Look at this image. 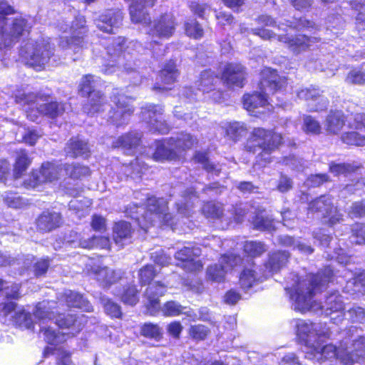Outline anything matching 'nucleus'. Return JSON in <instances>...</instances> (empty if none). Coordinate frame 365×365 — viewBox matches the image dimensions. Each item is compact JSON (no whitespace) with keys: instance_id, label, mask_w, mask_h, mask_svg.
<instances>
[{"instance_id":"f257e3e1","label":"nucleus","mask_w":365,"mask_h":365,"mask_svg":"<svg viewBox=\"0 0 365 365\" xmlns=\"http://www.w3.org/2000/svg\"><path fill=\"white\" fill-rule=\"evenodd\" d=\"M174 17L170 14H165L155 21L153 26L150 29L148 34L152 36V41L148 47L144 48L137 41H128L124 37L118 36L106 48L108 56L107 63L103 66L101 71L106 75L117 73V75L127 78L133 85L140 84L145 78V74L150 73L148 63L141 56L150 51L155 58L163 56L165 48L154 40L168 38L175 30Z\"/></svg>"},{"instance_id":"f03ea898","label":"nucleus","mask_w":365,"mask_h":365,"mask_svg":"<svg viewBox=\"0 0 365 365\" xmlns=\"http://www.w3.org/2000/svg\"><path fill=\"white\" fill-rule=\"evenodd\" d=\"M292 323L297 337L310 350L307 357L317 360L337 357L344 365H365V336L354 335V332L357 331L355 326L339 334L345 337L339 338L340 344L336 349L331 344H324L331 335L326 323H313L300 319H294Z\"/></svg>"},{"instance_id":"7ed1b4c3","label":"nucleus","mask_w":365,"mask_h":365,"mask_svg":"<svg viewBox=\"0 0 365 365\" xmlns=\"http://www.w3.org/2000/svg\"><path fill=\"white\" fill-rule=\"evenodd\" d=\"M48 303L42 302L36 307L34 316L39 320L40 332L48 344H58L66 341L70 336H74L84 327L85 316L73 314H59L49 311Z\"/></svg>"},{"instance_id":"20e7f679","label":"nucleus","mask_w":365,"mask_h":365,"mask_svg":"<svg viewBox=\"0 0 365 365\" xmlns=\"http://www.w3.org/2000/svg\"><path fill=\"white\" fill-rule=\"evenodd\" d=\"M294 283L287 286L285 289L289 295L295 311L304 313L309 310H316L313 297L322 290L327 284L333 282L334 273L330 266L317 274H309L303 279L297 274H292Z\"/></svg>"},{"instance_id":"39448f33","label":"nucleus","mask_w":365,"mask_h":365,"mask_svg":"<svg viewBox=\"0 0 365 365\" xmlns=\"http://www.w3.org/2000/svg\"><path fill=\"white\" fill-rule=\"evenodd\" d=\"M14 13L12 6L4 0H0V66L10 48L29 34L33 24L34 21L30 17H8Z\"/></svg>"},{"instance_id":"423d86ee","label":"nucleus","mask_w":365,"mask_h":365,"mask_svg":"<svg viewBox=\"0 0 365 365\" xmlns=\"http://www.w3.org/2000/svg\"><path fill=\"white\" fill-rule=\"evenodd\" d=\"M50 100L51 95L41 91L34 93L18 90L15 93L16 103L22 107L27 118L33 122H38L41 115L55 119L64 113L63 103Z\"/></svg>"},{"instance_id":"0eeeda50","label":"nucleus","mask_w":365,"mask_h":365,"mask_svg":"<svg viewBox=\"0 0 365 365\" xmlns=\"http://www.w3.org/2000/svg\"><path fill=\"white\" fill-rule=\"evenodd\" d=\"M145 200V205H133L137 209L135 212L132 211V207L130 211L127 210L128 213L131 214V218L135 220L143 230H146L148 228L147 224L154 225L157 222L170 226L173 230L176 229L172 215L168 212V202L165 198L146 196Z\"/></svg>"},{"instance_id":"6e6552de","label":"nucleus","mask_w":365,"mask_h":365,"mask_svg":"<svg viewBox=\"0 0 365 365\" xmlns=\"http://www.w3.org/2000/svg\"><path fill=\"white\" fill-rule=\"evenodd\" d=\"M259 82L260 92L245 94L243 96L244 108L253 115L264 112L269 106L267 95L279 91L285 84V80L277 74L274 69L265 68L261 72Z\"/></svg>"},{"instance_id":"1a4fd4ad","label":"nucleus","mask_w":365,"mask_h":365,"mask_svg":"<svg viewBox=\"0 0 365 365\" xmlns=\"http://www.w3.org/2000/svg\"><path fill=\"white\" fill-rule=\"evenodd\" d=\"M19 54L26 65L37 71L43 69L48 63L51 66L58 63L50 38L42 36L36 39L31 38L23 41Z\"/></svg>"},{"instance_id":"9d476101","label":"nucleus","mask_w":365,"mask_h":365,"mask_svg":"<svg viewBox=\"0 0 365 365\" xmlns=\"http://www.w3.org/2000/svg\"><path fill=\"white\" fill-rule=\"evenodd\" d=\"M58 29L62 33L70 34L69 36L60 37L59 46L63 49H71L74 53H78L87 48L89 44L88 29L83 16L77 15L74 19L63 20L58 23Z\"/></svg>"},{"instance_id":"9b49d317","label":"nucleus","mask_w":365,"mask_h":365,"mask_svg":"<svg viewBox=\"0 0 365 365\" xmlns=\"http://www.w3.org/2000/svg\"><path fill=\"white\" fill-rule=\"evenodd\" d=\"M289 257V252L278 251L269 255V259L264 265V269H259L255 264H252L250 268L245 267L240 277L241 287L246 292L248 291L256 282L262 281L278 272L285 265Z\"/></svg>"},{"instance_id":"f8f14e48","label":"nucleus","mask_w":365,"mask_h":365,"mask_svg":"<svg viewBox=\"0 0 365 365\" xmlns=\"http://www.w3.org/2000/svg\"><path fill=\"white\" fill-rule=\"evenodd\" d=\"M111 101L115 107L110 106L105 101L100 106V111L95 113L107 122L120 128L128 123L129 119L134 110L130 105V99L128 96L120 94L118 88H115L112 93Z\"/></svg>"},{"instance_id":"ddd939ff","label":"nucleus","mask_w":365,"mask_h":365,"mask_svg":"<svg viewBox=\"0 0 365 365\" xmlns=\"http://www.w3.org/2000/svg\"><path fill=\"white\" fill-rule=\"evenodd\" d=\"M195 143L197 139L187 133H179L176 137L156 140L153 158L155 161L175 160L181 153L191 149Z\"/></svg>"},{"instance_id":"4468645a","label":"nucleus","mask_w":365,"mask_h":365,"mask_svg":"<svg viewBox=\"0 0 365 365\" xmlns=\"http://www.w3.org/2000/svg\"><path fill=\"white\" fill-rule=\"evenodd\" d=\"M220 82V77L214 71L210 69L205 70L201 72L200 78L197 82V89L195 91L192 87H183L179 93L180 100L185 103H192L200 100L204 94L212 93L210 98L218 102L222 98V93L216 91L215 87Z\"/></svg>"},{"instance_id":"2eb2a0df","label":"nucleus","mask_w":365,"mask_h":365,"mask_svg":"<svg viewBox=\"0 0 365 365\" xmlns=\"http://www.w3.org/2000/svg\"><path fill=\"white\" fill-rule=\"evenodd\" d=\"M158 269L152 264H147L139 270V280L142 285L148 284L145 297L147 299V309L151 315L155 314L159 309V298L165 294L167 287L160 282L150 283L151 280L159 273Z\"/></svg>"},{"instance_id":"dca6fc26","label":"nucleus","mask_w":365,"mask_h":365,"mask_svg":"<svg viewBox=\"0 0 365 365\" xmlns=\"http://www.w3.org/2000/svg\"><path fill=\"white\" fill-rule=\"evenodd\" d=\"M282 140V136L279 133L257 128H255L252 132V138L249 142L252 145H248V147L253 146L255 148L254 153L260 150L261 152L259 153L258 158L265 163H269L271 162L269 157L271 153L279 146Z\"/></svg>"},{"instance_id":"f3484780","label":"nucleus","mask_w":365,"mask_h":365,"mask_svg":"<svg viewBox=\"0 0 365 365\" xmlns=\"http://www.w3.org/2000/svg\"><path fill=\"white\" fill-rule=\"evenodd\" d=\"M250 31L257 36H259L263 39L272 40L277 38V40L280 42H283L287 44L289 49L295 55H298L303 51L308 49L312 43L318 42L321 40L320 37L312 36L309 37L306 35H295L290 36L279 35L276 36L272 31L266 29H251Z\"/></svg>"},{"instance_id":"a211bd4d","label":"nucleus","mask_w":365,"mask_h":365,"mask_svg":"<svg viewBox=\"0 0 365 365\" xmlns=\"http://www.w3.org/2000/svg\"><path fill=\"white\" fill-rule=\"evenodd\" d=\"M101 86L99 77L88 74L82 77L79 84V93L83 96L89 97V103L84 107V111L90 115H94L100 111V106L106 101L105 97L98 91Z\"/></svg>"},{"instance_id":"6ab92c4d","label":"nucleus","mask_w":365,"mask_h":365,"mask_svg":"<svg viewBox=\"0 0 365 365\" xmlns=\"http://www.w3.org/2000/svg\"><path fill=\"white\" fill-rule=\"evenodd\" d=\"M309 211L318 213L322 216L323 222L332 227L343 220L341 215L334 207L333 200L329 195H322L311 201Z\"/></svg>"},{"instance_id":"aec40b11","label":"nucleus","mask_w":365,"mask_h":365,"mask_svg":"<svg viewBox=\"0 0 365 365\" xmlns=\"http://www.w3.org/2000/svg\"><path fill=\"white\" fill-rule=\"evenodd\" d=\"M62 170L61 164L53 162H45L39 170H34L24 180V185L27 189H35L46 182H53L58 180Z\"/></svg>"},{"instance_id":"412c9836","label":"nucleus","mask_w":365,"mask_h":365,"mask_svg":"<svg viewBox=\"0 0 365 365\" xmlns=\"http://www.w3.org/2000/svg\"><path fill=\"white\" fill-rule=\"evenodd\" d=\"M164 109L162 106L146 104L141 108V118L153 133L167 134L170 127L164 120Z\"/></svg>"},{"instance_id":"4be33fe9","label":"nucleus","mask_w":365,"mask_h":365,"mask_svg":"<svg viewBox=\"0 0 365 365\" xmlns=\"http://www.w3.org/2000/svg\"><path fill=\"white\" fill-rule=\"evenodd\" d=\"M202 209L207 218L218 221V226L222 230L227 229L230 225L232 218L237 223L242 222L245 215V210L241 208L236 209L234 215L232 214V216L225 215L222 206L214 202L204 204Z\"/></svg>"},{"instance_id":"5701e85b","label":"nucleus","mask_w":365,"mask_h":365,"mask_svg":"<svg viewBox=\"0 0 365 365\" xmlns=\"http://www.w3.org/2000/svg\"><path fill=\"white\" fill-rule=\"evenodd\" d=\"M319 309L322 314L329 317L330 320L334 324H338L344 319L343 297L337 291L327 296L324 303L320 304Z\"/></svg>"},{"instance_id":"b1692460","label":"nucleus","mask_w":365,"mask_h":365,"mask_svg":"<svg viewBox=\"0 0 365 365\" xmlns=\"http://www.w3.org/2000/svg\"><path fill=\"white\" fill-rule=\"evenodd\" d=\"M201 255L200 247L192 242L186 245L175 252V259L182 262V267L187 272H197L202 269V264L197 258Z\"/></svg>"},{"instance_id":"393cba45","label":"nucleus","mask_w":365,"mask_h":365,"mask_svg":"<svg viewBox=\"0 0 365 365\" xmlns=\"http://www.w3.org/2000/svg\"><path fill=\"white\" fill-rule=\"evenodd\" d=\"M240 262L241 258L239 256L232 254L223 255L218 264L208 267L207 277L212 282H221L224 280L226 273Z\"/></svg>"},{"instance_id":"a878e982","label":"nucleus","mask_w":365,"mask_h":365,"mask_svg":"<svg viewBox=\"0 0 365 365\" xmlns=\"http://www.w3.org/2000/svg\"><path fill=\"white\" fill-rule=\"evenodd\" d=\"M319 87L310 86L299 90L297 97L307 102L308 110L311 112H318L325 110L329 104L328 99L322 96Z\"/></svg>"},{"instance_id":"bb28decb","label":"nucleus","mask_w":365,"mask_h":365,"mask_svg":"<svg viewBox=\"0 0 365 365\" xmlns=\"http://www.w3.org/2000/svg\"><path fill=\"white\" fill-rule=\"evenodd\" d=\"M17 304L14 302L4 303L1 309L0 314L6 317H9L12 323L16 326L26 329H34V322L29 312H26L23 308L18 309Z\"/></svg>"},{"instance_id":"cd10ccee","label":"nucleus","mask_w":365,"mask_h":365,"mask_svg":"<svg viewBox=\"0 0 365 365\" xmlns=\"http://www.w3.org/2000/svg\"><path fill=\"white\" fill-rule=\"evenodd\" d=\"M130 2L129 7L130 15L132 22L148 26L151 23L150 18L146 11L147 8L154 6L157 0H124Z\"/></svg>"},{"instance_id":"c85d7f7f","label":"nucleus","mask_w":365,"mask_h":365,"mask_svg":"<svg viewBox=\"0 0 365 365\" xmlns=\"http://www.w3.org/2000/svg\"><path fill=\"white\" fill-rule=\"evenodd\" d=\"M123 13L118 9H110L99 15L94 19L95 24L102 31L113 33L115 29H118L122 24Z\"/></svg>"},{"instance_id":"c756f323","label":"nucleus","mask_w":365,"mask_h":365,"mask_svg":"<svg viewBox=\"0 0 365 365\" xmlns=\"http://www.w3.org/2000/svg\"><path fill=\"white\" fill-rule=\"evenodd\" d=\"M179 71L176 68L175 62L170 60L160 71L158 78V81L154 84L153 89L160 92L170 89L169 86L177 81Z\"/></svg>"},{"instance_id":"7c9ffc66","label":"nucleus","mask_w":365,"mask_h":365,"mask_svg":"<svg viewBox=\"0 0 365 365\" xmlns=\"http://www.w3.org/2000/svg\"><path fill=\"white\" fill-rule=\"evenodd\" d=\"M141 137L140 133L131 131L113 139L111 146L122 150L126 155H134L140 145Z\"/></svg>"},{"instance_id":"2f4dec72","label":"nucleus","mask_w":365,"mask_h":365,"mask_svg":"<svg viewBox=\"0 0 365 365\" xmlns=\"http://www.w3.org/2000/svg\"><path fill=\"white\" fill-rule=\"evenodd\" d=\"M88 271L90 274L104 287L115 283L118 279H121L122 277L120 270H112L107 267H101L99 264L91 266Z\"/></svg>"},{"instance_id":"473e14b6","label":"nucleus","mask_w":365,"mask_h":365,"mask_svg":"<svg viewBox=\"0 0 365 365\" xmlns=\"http://www.w3.org/2000/svg\"><path fill=\"white\" fill-rule=\"evenodd\" d=\"M220 78L228 86H235L242 88L245 79V67L240 63H227Z\"/></svg>"},{"instance_id":"72a5a7b5","label":"nucleus","mask_w":365,"mask_h":365,"mask_svg":"<svg viewBox=\"0 0 365 365\" xmlns=\"http://www.w3.org/2000/svg\"><path fill=\"white\" fill-rule=\"evenodd\" d=\"M62 224V217L59 212L53 210L43 211L36 219V226L42 232H49Z\"/></svg>"},{"instance_id":"f704fd0d","label":"nucleus","mask_w":365,"mask_h":365,"mask_svg":"<svg viewBox=\"0 0 365 365\" xmlns=\"http://www.w3.org/2000/svg\"><path fill=\"white\" fill-rule=\"evenodd\" d=\"M132 228L130 224L125 221H120L113 227V240L117 245L123 247L130 242Z\"/></svg>"},{"instance_id":"c9c22d12","label":"nucleus","mask_w":365,"mask_h":365,"mask_svg":"<svg viewBox=\"0 0 365 365\" xmlns=\"http://www.w3.org/2000/svg\"><path fill=\"white\" fill-rule=\"evenodd\" d=\"M65 152L68 156L72 158L83 157L86 158L89 155L90 150L86 141L78 138H72L67 143Z\"/></svg>"},{"instance_id":"e433bc0d","label":"nucleus","mask_w":365,"mask_h":365,"mask_svg":"<svg viewBox=\"0 0 365 365\" xmlns=\"http://www.w3.org/2000/svg\"><path fill=\"white\" fill-rule=\"evenodd\" d=\"M344 27V21L339 14L329 16L327 20L325 40H332L341 34Z\"/></svg>"},{"instance_id":"4c0bfd02","label":"nucleus","mask_w":365,"mask_h":365,"mask_svg":"<svg viewBox=\"0 0 365 365\" xmlns=\"http://www.w3.org/2000/svg\"><path fill=\"white\" fill-rule=\"evenodd\" d=\"M147 169V164L139 157H136L129 164H123L121 168V170L126 178H130L135 180L141 178L142 175Z\"/></svg>"},{"instance_id":"58836bf2","label":"nucleus","mask_w":365,"mask_h":365,"mask_svg":"<svg viewBox=\"0 0 365 365\" xmlns=\"http://www.w3.org/2000/svg\"><path fill=\"white\" fill-rule=\"evenodd\" d=\"M182 198L180 202H176L178 211L180 214L189 217L191 208L199 202V197L193 188H190L184 192Z\"/></svg>"},{"instance_id":"ea45409f","label":"nucleus","mask_w":365,"mask_h":365,"mask_svg":"<svg viewBox=\"0 0 365 365\" xmlns=\"http://www.w3.org/2000/svg\"><path fill=\"white\" fill-rule=\"evenodd\" d=\"M63 297L68 307L78 308L85 312H91L93 310L91 303L82 294L78 292L66 290Z\"/></svg>"},{"instance_id":"a19ab883","label":"nucleus","mask_w":365,"mask_h":365,"mask_svg":"<svg viewBox=\"0 0 365 365\" xmlns=\"http://www.w3.org/2000/svg\"><path fill=\"white\" fill-rule=\"evenodd\" d=\"M344 125V115L341 110H331L324 126L329 133L337 134Z\"/></svg>"},{"instance_id":"79ce46f5","label":"nucleus","mask_w":365,"mask_h":365,"mask_svg":"<svg viewBox=\"0 0 365 365\" xmlns=\"http://www.w3.org/2000/svg\"><path fill=\"white\" fill-rule=\"evenodd\" d=\"M278 242L281 245L290 247L293 250H298L302 254L310 255L314 252V249L310 245L289 235L279 236Z\"/></svg>"},{"instance_id":"37998d69","label":"nucleus","mask_w":365,"mask_h":365,"mask_svg":"<svg viewBox=\"0 0 365 365\" xmlns=\"http://www.w3.org/2000/svg\"><path fill=\"white\" fill-rule=\"evenodd\" d=\"M251 222L257 230L271 231L274 229L273 219L265 214L264 210L258 209L252 217Z\"/></svg>"},{"instance_id":"c03bdc74","label":"nucleus","mask_w":365,"mask_h":365,"mask_svg":"<svg viewBox=\"0 0 365 365\" xmlns=\"http://www.w3.org/2000/svg\"><path fill=\"white\" fill-rule=\"evenodd\" d=\"M351 8L359 11L356 17V29L361 34V38H365V0H349Z\"/></svg>"},{"instance_id":"a18cd8bd","label":"nucleus","mask_w":365,"mask_h":365,"mask_svg":"<svg viewBox=\"0 0 365 365\" xmlns=\"http://www.w3.org/2000/svg\"><path fill=\"white\" fill-rule=\"evenodd\" d=\"M63 170L66 175L73 180H82L91 174L89 167L80 163L65 164Z\"/></svg>"},{"instance_id":"49530a36","label":"nucleus","mask_w":365,"mask_h":365,"mask_svg":"<svg viewBox=\"0 0 365 365\" xmlns=\"http://www.w3.org/2000/svg\"><path fill=\"white\" fill-rule=\"evenodd\" d=\"M193 160L195 163L201 165L202 168L209 174L215 175H218L220 174V168H219V165L209 160L207 153L200 151L196 152L194 155Z\"/></svg>"},{"instance_id":"de8ad7c7","label":"nucleus","mask_w":365,"mask_h":365,"mask_svg":"<svg viewBox=\"0 0 365 365\" xmlns=\"http://www.w3.org/2000/svg\"><path fill=\"white\" fill-rule=\"evenodd\" d=\"M31 163V160L25 150H20L17 153L14 168V177L16 180L21 178L22 174L27 170Z\"/></svg>"},{"instance_id":"09e8293b","label":"nucleus","mask_w":365,"mask_h":365,"mask_svg":"<svg viewBox=\"0 0 365 365\" xmlns=\"http://www.w3.org/2000/svg\"><path fill=\"white\" fill-rule=\"evenodd\" d=\"M81 247L85 249L101 248L106 249L110 245L108 237L103 236H93L88 239H82L79 242Z\"/></svg>"},{"instance_id":"8fccbe9b","label":"nucleus","mask_w":365,"mask_h":365,"mask_svg":"<svg viewBox=\"0 0 365 365\" xmlns=\"http://www.w3.org/2000/svg\"><path fill=\"white\" fill-rule=\"evenodd\" d=\"M346 289L351 294H365V272H362L354 277L349 279L346 282Z\"/></svg>"},{"instance_id":"3c124183","label":"nucleus","mask_w":365,"mask_h":365,"mask_svg":"<svg viewBox=\"0 0 365 365\" xmlns=\"http://www.w3.org/2000/svg\"><path fill=\"white\" fill-rule=\"evenodd\" d=\"M138 293L135 286L129 284L126 287H123L122 292L118 291L115 292V294L120 297L123 303L133 306L138 302Z\"/></svg>"},{"instance_id":"603ef678","label":"nucleus","mask_w":365,"mask_h":365,"mask_svg":"<svg viewBox=\"0 0 365 365\" xmlns=\"http://www.w3.org/2000/svg\"><path fill=\"white\" fill-rule=\"evenodd\" d=\"M163 329L158 324L145 323L140 328V334L144 337L160 341L163 338Z\"/></svg>"},{"instance_id":"864d4df0","label":"nucleus","mask_w":365,"mask_h":365,"mask_svg":"<svg viewBox=\"0 0 365 365\" xmlns=\"http://www.w3.org/2000/svg\"><path fill=\"white\" fill-rule=\"evenodd\" d=\"M185 309H186V307L182 306L179 302L169 301L163 305L161 309L159 305V309L155 315L158 314L161 311L165 316L175 317L182 314Z\"/></svg>"},{"instance_id":"5fc2aeb1","label":"nucleus","mask_w":365,"mask_h":365,"mask_svg":"<svg viewBox=\"0 0 365 365\" xmlns=\"http://www.w3.org/2000/svg\"><path fill=\"white\" fill-rule=\"evenodd\" d=\"M289 26L293 27L298 31L307 30L314 34L320 31L319 26L304 17H300L299 19L295 18L294 22H291Z\"/></svg>"},{"instance_id":"6e6d98bb","label":"nucleus","mask_w":365,"mask_h":365,"mask_svg":"<svg viewBox=\"0 0 365 365\" xmlns=\"http://www.w3.org/2000/svg\"><path fill=\"white\" fill-rule=\"evenodd\" d=\"M185 30L187 36L200 39L203 36L204 31L200 24L195 19H189L185 23Z\"/></svg>"},{"instance_id":"4d7b16f0","label":"nucleus","mask_w":365,"mask_h":365,"mask_svg":"<svg viewBox=\"0 0 365 365\" xmlns=\"http://www.w3.org/2000/svg\"><path fill=\"white\" fill-rule=\"evenodd\" d=\"M101 303L103 306L105 312L110 317L119 318L121 317L120 307L117 303L105 296L101 297Z\"/></svg>"},{"instance_id":"13d9d810","label":"nucleus","mask_w":365,"mask_h":365,"mask_svg":"<svg viewBox=\"0 0 365 365\" xmlns=\"http://www.w3.org/2000/svg\"><path fill=\"white\" fill-rule=\"evenodd\" d=\"M267 250L266 245L258 241H247L244 245V251L251 257L260 256Z\"/></svg>"},{"instance_id":"bf43d9fd","label":"nucleus","mask_w":365,"mask_h":365,"mask_svg":"<svg viewBox=\"0 0 365 365\" xmlns=\"http://www.w3.org/2000/svg\"><path fill=\"white\" fill-rule=\"evenodd\" d=\"M349 240L351 244H365V224L356 223L352 227Z\"/></svg>"},{"instance_id":"052dcab7","label":"nucleus","mask_w":365,"mask_h":365,"mask_svg":"<svg viewBox=\"0 0 365 365\" xmlns=\"http://www.w3.org/2000/svg\"><path fill=\"white\" fill-rule=\"evenodd\" d=\"M303 130L307 134L318 135L321 132V125L319 122L311 115H304L303 118Z\"/></svg>"},{"instance_id":"680f3d73","label":"nucleus","mask_w":365,"mask_h":365,"mask_svg":"<svg viewBox=\"0 0 365 365\" xmlns=\"http://www.w3.org/2000/svg\"><path fill=\"white\" fill-rule=\"evenodd\" d=\"M343 143L356 146L365 145V136L356 131H351L344 133L341 135Z\"/></svg>"},{"instance_id":"e2e57ef3","label":"nucleus","mask_w":365,"mask_h":365,"mask_svg":"<svg viewBox=\"0 0 365 365\" xmlns=\"http://www.w3.org/2000/svg\"><path fill=\"white\" fill-rule=\"evenodd\" d=\"M4 203L12 208H20L24 205L23 199L16 192L6 191L1 195Z\"/></svg>"},{"instance_id":"0e129e2a","label":"nucleus","mask_w":365,"mask_h":365,"mask_svg":"<svg viewBox=\"0 0 365 365\" xmlns=\"http://www.w3.org/2000/svg\"><path fill=\"white\" fill-rule=\"evenodd\" d=\"M226 133L232 140H238L239 138L245 133L244 123L240 122L230 123L226 128Z\"/></svg>"},{"instance_id":"69168bd1","label":"nucleus","mask_w":365,"mask_h":365,"mask_svg":"<svg viewBox=\"0 0 365 365\" xmlns=\"http://www.w3.org/2000/svg\"><path fill=\"white\" fill-rule=\"evenodd\" d=\"M344 317L354 323H364L365 322V309L361 307H353L344 313Z\"/></svg>"},{"instance_id":"338daca9","label":"nucleus","mask_w":365,"mask_h":365,"mask_svg":"<svg viewBox=\"0 0 365 365\" xmlns=\"http://www.w3.org/2000/svg\"><path fill=\"white\" fill-rule=\"evenodd\" d=\"M354 170V166L347 163H331L329 165V171L335 176L344 175L346 176L347 174L351 173Z\"/></svg>"},{"instance_id":"774afa93","label":"nucleus","mask_w":365,"mask_h":365,"mask_svg":"<svg viewBox=\"0 0 365 365\" xmlns=\"http://www.w3.org/2000/svg\"><path fill=\"white\" fill-rule=\"evenodd\" d=\"M349 84L363 85L365 83V71L359 69L351 70L346 78Z\"/></svg>"}]
</instances>
